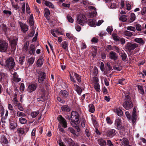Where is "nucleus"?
Here are the masks:
<instances>
[{
    "mask_svg": "<svg viewBox=\"0 0 146 146\" xmlns=\"http://www.w3.org/2000/svg\"><path fill=\"white\" fill-rule=\"evenodd\" d=\"M136 30L139 31H141V25L139 24H137L136 25Z\"/></svg>",
    "mask_w": 146,
    "mask_h": 146,
    "instance_id": "60",
    "label": "nucleus"
},
{
    "mask_svg": "<svg viewBox=\"0 0 146 146\" xmlns=\"http://www.w3.org/2000/svg\"><path fill=\"white\" fill-rule=\"evenodd\" d=\"M11 4L12 5V6L13 8H14L16 10H17L19 8V7L18 5H14L13 4V2H11Z\"/></svg>",
    "mask_w": 146,
    "mask_h": 146,
    "instance_id": "61",
    "label": "nucleus"
},
{
    "mask_svg": "<svg viewBox=\"0 0 146 146\" xmlns=\"http://www.w3.org/2000/svg\"><path fill=\"white\" fill-rule=\"evenodd\" d=\"M26 114L24 113L18 111L17 112L16 116L17 117H25L26 116Z\"/></svg>",
    "mask_w": 146,
    "mask_h": 146,
    "instance_id": "27",
    "label": "nucleus"
},
{
    "mask_svg": "<svg viewBox=\"0 0 146 146\" xmlns=\"http://www.w3.org/2000/svg\"><path fill=\"white\" fill-rule=\"evenodd\" d=\"M17 106L18 109L20 111H23L24 108L20 103H19L18 104V105H17Z\"/></svg>",
    "mask_w": 146,
    "mask_h": 146,
    "instance_id": "57",
    "label": "nucleus"
},
{
    "mask_svg": "<svg viewBox=\"0 0 146 146\" xmlns=\"http://www.w3.org/2000/svg\"><path fill=\"white\" fill-rule=\"evenodd\" d=\"M25 60V57L24 56L21 57L19 58V62L20 64L22 65L23 64V62Z\"/></svg>",
    "mask_w": 146,
    "mask_h": 146,
    "instance_id": "54",
    "label": "nucleus"
},
{
    "mask_svg": "<svg viewBox=\"0 0 146 146\" xmlns=\"http://www.w3.org/2000/svg\"><path fill=\"white\" fill-rule=\"evenodd\" d=\"M39 91L41 95L42 96L37 98V100L38 101L43 102L44 100L42 96H44L45 95V90L44 89H42L41 90H39Z\"/></svg>",
    "mask_w": 146,
    "mask_h": 146,
    "instance_id": "14",
    "label": "nucleus"
},
{
    "mask_svg": "<svg viewBox=\"0 0 146 146\" xmlns=\"http://www.w3.org/2000/svg\"><path fill=\"white\" fill-rule=\"evenodd\" d=\"M45 13L44 15L46 17H47L50 15V11L48 8H45L44 10Z\"/></svg>",
    "mask_w": 146,
    "mask_h": 146,
    "instance_id": "50",
    "label": "nucleus"
},
{
    "mask_svg": "<svg viewBox=\"0 0 146 146\" xmlns=\"http://www.w3.org/2000/svg\"><path fill=\"white\" fill-rule=\"evenodd\" d=\"M22 31L24 33H25L28 30V26L26 24H22L20 25Z\"/></svg>",
    "mask_w": 146,
    "mask_h": 146,
    "instance_id": "26",
    "label": "nucleus"
},
{
    "mask_svg": "<svg viewBox=\"0 0 146 146\" xmlns=\"http://www.w3.org/2000/svg\"><path fill=\"white\" fill-rule=\"evenodd\" d=\"M70 124L72 122L79 123V117L78 113L76 111H73L71 114Z\"/></svg>",
    "mask_w": 146,
    "mask_h": 146,
    "instance_id": "2",
    "label": "nucleus"
},
{
    "mask_svg": "<svg viewBox=\"0 0 146 146\" xmlns=\"http://www.w3.org/2000/svg\"><path fill=\"white\" fill-rule=\"evenodd\" d=\"M61 45L64 49L66 50L68 48V42L66 41H64L62 43Z\"/></svg>",
    "mask_w": 146,
    "mask_h": 146,
    "instance_id": "39",
    "label": "nucleus"
},
{
    "mask_svg": "<svg viewBox=\"0 0 146 146\" xmlns=\"http://www.w3.org/2000/svg\"><path fill=\"white\" fill-rule=\"evenodd\" d=\"M137 119V116L136 115H132L131 118V120L132 123H134Z\"/></svg>",
    "mask_w": 146,
    "mask_h": 146,
    "instance_id": "51",
    "label": "nucleus"
},
{
    "mask_svg": "<svg viewBox=\"0 0 146 146\" xmlns=\"http://www.w3.org/2000/svg\"><path fill=\"white\" fill-rule=\"evenodd\" d=\"M138 46V44L136 43H128L126 45V49H127L129 51L134 50Z\"/></svg>",
    "mask_w": 146,
    "mask_h": 146,
    "instance_id": "8",
    "label": "nucleus"
},
{
    "mask_svg": "<svg viewBox=\"0 0 146 146\" xmlns=\"http://www.w3.org/2000/svg\"><path fill=\"white\" fill-rule=\"evenodd\" d=\"M141 14L143 15H144L146 13V7H143L141 11Z\"/></svg>",
    "mask_w": 146,
    "mask_h": 146,
    "instance_id": "64",
    "label": "nucleus"
},
{
    "mask_svg": "<svg viewBox=\"0 0 146 146\" xmlns=\"http://www.w3.org/2000/svg\"><path fill=\"white\" fill-rule=\"evenodd\" d=\"M124 34L126 36H133V33L130 31H125L123 32Z\"/></svg>",
    "mask_w": 146,
    "mask_h": 146,
    "instance_id": "42",
    "label": "nucleus"
},
{
    "mask_svg": "<svg viewBox=\"0 0 146 146\" xmlns=\"http://www.w3.org/2000/svg\"><path fill=\"white\" fill-rule=\"evenodd\" d=\"M116 133L115 130L114 129H111L108 131L106 134L108 137H112L114 136Z\"/></svg>",
    "mask_w": 146,
    "mask_h": 146,
    "instance_id": "15",
    "label": "nucleus"
},
{
    "mask_svg": "<svg viewBox=\"0 0 146 146\" xmlns=\"http://www.w3.org/2000/svg\"><path fill=\"white\" fill-rule=\"evenodd\" d=\"M138 88L139 90V92L141 94H143L144 93V90L143 88L141 86H139Z\"/></svg>",
    "mask_w": 146,
    "mask_h": 146,
    "instance_id": "58",
    "label": "nucleus"
},
{
    "mask_svg": "<svg viewBox=\"0 0 146 146\" xmlns=\"http://www.w3.org/2000/svg\"><path fill=\"white\" fill-rule=\"evenodd\" d=\"M29 25L31 26H32L34 24L33 17L32 14H31L30 16L29 20Z\"/></svg>",
    "mask_w": 146,
    "mask_h": 146,
    "instance_id": "38",
    "label": "nucleus"
},
{
    "mask_svg": "<svg viewBox=\"0 0 146 146\" xmlns=\"http://www.w3.org/2000/svg\"><path fill=\"white\" fill-rule=\"evenodd\" d=\"M123 106L126 110H129L132 108L133 104L130 100H125L123 103Z\"/></svg>",
    "mask_w": 146,
    "mask_h": 146,
    "instance_id": "6",
    "label": "nucleus"
},
{
    "mask_svg": "<svg viewBox=\"0 0 146 146\" xmlns=\"http://www.w3.org/2000/svg\"><path fill=\"white\" fill-rule=\"evenodd\" d=\"M127 29L128 30L131 31L133 32H135L136 31L135 27L132 26H128L127 27Z\"/></svg>",
    "mask_w": 146,
    "mask_h": 146,
    "instance_id": "53",
    "label": "nucleus"
},
{
    "mask_svg": "<svg viewBox=\"0 0 146 146\" xmlns=\"http://www.w3.org/2000/svg\"><path fill=\"white\" fill-rule=\"evenodd\" d=\"M17 45V41L16 40L13 39L11 41V47L12 49L15 50Z\"/></svg>",
    "mask_w": 146,
    "mask_h": 146,
    "instance_id": "31",
    "label": "nucleus"
},
{
    "mask_svg": "<svg viewBox=\"0 0 146 146\" xmlns=\"http://www.w3.org/2000/svg\"><path fill=\"white\" fill-rule=\"evenodd\" d=\"M86 18L84 15H79L77 19V23L81 25H84L86 21Z\"/></svg>",
    "mask_w": 146,
    "mask_h": 146,
    "instance_id": "4",
    "label": "nucleus"
},
{
    "mask_svg": "<svg viewBox=\"0 0 146 146\" xmlns=\"http://www.w3.org/2000/svg\"><path fill=\"white\" fill-rule=\"evenodd\" d=\"M115 128L118 130L122 129L123 128V126L121 125V120L119 118L115 120Z\"/></svg>",
    "mask_w": 146,
    "mask_h": 146,
    "instance_id": "10",
    "label": "nucleus"
},
{
    "mask_svg": "<svg viewBox=\"0 0 146 146\" xmlns=\"http://www.w3.org/2000/svg\"><path fill=\"white\" fill-rule=\"evenodd\" d=\"M89 111L90 112L93 113L95 111V108L93 104H90L88 105Z\"/></svg>",
    "mask_w": 146,
    "mask_h": 146,
    "instance_id": "28",
    "label": "nucleus"
},
{
    "mask_svg": "<svg viewBox=\"0 0 146 146\" xmlns=\"http://www.w3.org/2000/svg\"><path fill=\"white\" fill-rule=\"evenodd\" d=\"M35 48L34 45L32 44L31 45L30 48L29 50L28 53L29 54L33 55L35 53Z\"/></svg>",
    "mask_w": 146,
    "mask_h": 146,
    "instance_id": "19",
    "label": "nucleus"
},
{
    "mask_svg": "<svg viewBox=\"0 0 146 146\" xmlns=\"http://www.w3.org/2000/svg\"><path fill=\"white\" fill-rule=\"evenodd\" d=\"M8 107L9 110L11 111V113L15 114L16 111L14 110L13 106L11 104H9L8 105Z\"/></svg>",
    "mask_w": 146,
    "mask_h": 146,
    "instance_id": "40",
    "label": "nucleus"
},
{
    "mask_svg": "<svg viewBox=\"0 0 146 146\" xmlns=\"http://www.w3.org/2000/svg\"><path fill=\"white\" fill-rule=\"evenodd\" d=\"M17 126V124L15 122L11 123L10 125V128L11 130L14 129L16 128Z\"/></svg>",
    "mask_w": 146,
    "mask_h": 146,
    "instance_id": "41",
    "label": "nucleus"
},
{
    "mask_svg": "<svg viewBox=\"0 0 146 146\" xmlns=\"http://www.w3.org/2000/svg\"><path fill=\"white\" fill-rule=\"evenodd\" d=\"M74 86H75V88L76 91L79 95H80L82 93V89L80 87L77 85H75L74 84Z\"/></svg>",
    "mask_w": 146,
    "mask_h": 146,
    "instance_id": "34",
    "label": "nucleus"
},
{
    "mask_svg": "<svg viewBox=\"0 0 146 146\" xmlns=\"http://www.w3.org/2000/svg\"><path fill=\"white\" fill-rule=\"evenodd\" d=\"M66 18L68 21L69 22L72 23L74 22V20L69 15H67Z\"/></svg>",
    "mask_w": 146,
    "mask_h": 146,
    "instance_id": "52",
    "label": "nucleus"
},
{
    "mask_svg": "<svg viewBox=\"0 0 146 146\" xmlns=\"http://www.w3.org/2000/svg\"><path fill=\"white\" fill-rule=\"evenodd\" d=\"M7 75L5 73L3 72H1L0 73V79L1 81H4V79L6 78V77H7Z\"/></svg>",
    "mask_w": 146,
    "mask_h": 146,
    "instance_id": "30",
    "label": "nucleus"
},
{
    "mask_svg": "<svg viewBox=\"0 0 146 146\" xmlns=\"http://www.w3.org/2000/svg\"><path fill=\"white\" fill-rule=\"evenodd\" d=\"M129 144V140L126 138H123L122 141L121 142V144L123 146H127Z\"/></svg>",
    "mask_w": 146,
    "mask_h": 146,
    "instance_id": "24",
    "label": "nucleus"
},
{
    "mask_svg": "<svg viewBox=\"0 0 146 146\" xmlns=\"http://www.w3.org/2000/svg\"><path fill=\"white\" fill-rule=\"evenodd\" d=\"M68 130L69 131L71 132V133H72L73 134H76L75 131L73 128L71 127H69L68 128Z\"/></svg>",
    "mask_w": 146,
    "mask_h": 146,
    "instance_id": "63",
    "label": "nucleus"
},
{
    "mask_svg": "<svg viewBox=\"0 0 146 146\" xmlns=\"http://www.w3.org/2000/svg\"><path fill=\"white\" fill-rule=\"evenodd\" d=\"M46 74L42 71H39L38 73V79L39 83L42 84L44 83L45 79Z\"/></svg>",
    "mask_w": 146,
    "mask_h": 146,
    "instance_id": "5",
    "label": "nucleus"
},
{
    "mask_svg": "<svg viewBox=\"0 0 146 146\" xmlns=\"http://www.w3.org/2000/svg\"><path fill=\"white\" fill-rule=\"evenodd\" d=\"M115 110L116 113L118 116H121L123 115V113L121 110L117 109Z\"/></svg>",
    "mask_w": 146,
    "mask_h": 146,
    "instance_id": "44",
    "label": "nucleus"
},
{
    "mask_svg": "<svg viewBox=\"0 0 146 146\" xmlns=\"http://www.w3.org/2000/svg\"><path fill=\"white\" fill-rule=\"evenodd\" d=\"M43 3L46 6L49 7L51 8H54V5L51 2L46 0H44Z\"/></svg>",
    "mask_w": 146,
    "mask_h": 146,
    "instance_id": "22",
    "label": "nucleus"
},
{
    "mask_svg": "<svg viewBox=\"0 0 146 146\" xmlns=\"http://www.w3.org/2000/svg\"><path fill=\"white\" fill-rule=\"evenodd\" d=\"M135 14L133 13H131L129 20V22L131 23L133 22L135 20Z\"/></svg>",
    "mask_w": 146,
    "mask_h": 146,
    "instance_id": "37",
    "label": "nucleus"
},
{
    "mask_svg": "<svg viewBox=\"0 0 146 146\" xmlns=\"http://www.w3.org/2000/svg\"><path fill=\"white\" fill-rule=\"evenodd\" d=\"M0 141L1 143L3 145H4L8 143V140H7L6 137L4 135H2L1 136Z\"/></svg>",
    "mask_w": 146,
    "mask_h": 146,
    "instance_id": "16",
    "label": "nucleus"
},
{
    "mask_svg": "<svg viewBox=\"0 0 146 146\" xmlns=\"http://www.w3.org/2000/svg\"><path fill=\"white\" fill-rule=\"evenodd\" d=\"M98 73V70L96 68H95L93 70L92 75L93 76H96L97 75Z\"/></svg>",
    "mask_w": 146,
    "mask_h": 146,
    "instance_id": "56",
    "label": "nucleus"
},
{
    "mask_svg": "<svg viewBox=\"0 0 146 146\" xmlns=\"http://www.w3.org/2000/svg\"><path fill=\"white\" fill-rule=\"evenodd\" d=\"M12 102L13 105L15 106H17V105L19 103L18 100L17 99H16L15 98H13L12 100Z\"/></svg>",
    "mask_w": 146,
    "mask_h": 146,
    "instance_id": "46",
    "label": "nucleus"
},
{
    "mask_svg": "<svg viewBox=\"0 0 146 146\" xmlns=\"http://www.w3.org/2000/svg\"><path fill=\"white\" fill-rule=\"evenodd\" d=\"M79 123H74L72 122H71V125L73 127H75V129L77 130V132H79L80 131V129L79 127L77 125Z\"/></svg>",
    "mask_w": 146,
    "mask_h": 146,
    "instance_id": "25",
    "label": "nucleus"
},
{
    "mask_svg": "<svg viewBox=\"0 0 146 146\" xmlns=\"http://www.w3.org/2000/svg\"><path fill=\"white\" fill-rule=\"evenodd\" d=\"M20 123L23 124H25L27 122V120L24 117H21L19 118Z\"/></svg>",
    "mask_w": 146,
    "mask_h": 146,
    "instance_id": "35",
    "label": "nucleus"
},
{
    "mask_svg": "<svg viewBox=\"0 0 146 146\" xmlns=\"http://www.w3.org/2000/svg\"><path fill=\"white\" fill-rule=\"evenodd\" d=\"M12 75V78L11 79V81L12 82H18L21 81V79L19 77V76L17 72H14Z\"/></svg>",
    "mask_w": 146,
    "mask_h": 146,
    "instance_id": "12",
    "label": "nucleus"
},
{
    "mask_svg": "<svg viewBox=\"0 0 146 146\" xmlns=\"http://www.w3.org/2000/svg\"><path fill=\"white\" fill-rule=\"evenodd\" d=\"M8 44L3 40H0V52H6L8 48Z\"/></svg>",
    "mask_w": 146,
    "mask_h": 146,
    "instance_id": "3",
    "label": "nucleus"
},
{
    "mask_svg": "<svg viewBox=\"0 0 146 146\" xmlns=\"http://www.w3.org/2000/svg\"><path fill=\"white\" fill-rule=\"evenodd\" d=\"M3 13L7 15H10L12 14L11 11L8 10H4L3 11Z\"/></svg>",
    "mask_w": 146,
    "mask_h": 146,
    "instance_id": "55",
    "label": "nucleus"
},
{
    "mask_svg": "<svg viewBox=\"0 0 146 146\" xmlns=\"http://www.w3.org/2000/svg\"><path fill=\"white\" fill-rule=\"evenodd\" d=\"M74 76L78 82L80 83L81 82L80 76L76 73H74Z\"/></svg>",
    "mask_w": 146,
    "mask_h": 146,
    "instance_id": "48",
    "label": "nucleus"
},
{
    "mask_svg": "<svg viewBox=\"0 0 146 146\" xmlns=\"http://www.w3.org/2000/svg\"><path fill=\"white\" fill-rule=\"evenodd\" d=\"M39 111H33L31 113V115L33 118L36 117L39 113Z\"/></svg>",
    "mask_w": 146,
    "mask_h": 146,
    "instance_id": "43",
    "label": "nucleus"
},
{
    "mask_svg": "<svg viewBox=\"0 0 146 146\" xmlns=\"http://www.w3.org/2000/svg\"><path fill=\"white\" fill-rule=\"evenodd\" d=\"M119 55L121 57L122 60L124 61H127V56L123 50L122 51H120Z\"/></svg>",
    "mask_w": 146,
    "mask_h": 146,
    "instance_id": "18",
    "label": "nucleus"
},
{
    "mask_svg": "<svg viewBox=\"0 0 146 146\" xmlns=\"http://www.w3.org/2000/svg\"><path fill=\"white\" fill-rule=\"evenodd\" d=\"M62 110L64 111L68 112L70 111V109L67 105H64L61 107Z\"/></svg>",
    "mask_w": 146,
    "mask_h": 146,
    "instance_id": "32",
    "label": "nucleus"
},
{
    "mask_svg": "<svg viewBox=\"0 0 146 146\" xmlns=\"http://www.w3.org/2000/svg\"><path fill=\"white\" fill-rule=\"evenodd\" d=\"M98 141V143L101 146H105L106 144V141L103 139H99Z\"/></svg>",
    "mask_w": 146,
    "mask_h": 146,
    "instance_id": "23",
    "label": "nucleus"
},
{
    "mask_svg": "<svg viewBox=\"0 0 146 146\" xmlns=\"http://www.w3.org/2000/svg\"><path fill=\"white\" fill-rule=\"evenodd\" d=\"M6 63L7 66L10 70L14 68L15 64L14 58L12 57L8 58L6 61Z\"/></svg>",
    "mask_w": 146,
    "mask_h": 146,
    "instance_id": "1",
    "label": "nucleus"
},
{
    "mask_svg": "<svg viewBox=\"0 0 146 146\" xmlns=\"http://www.w3.org/2000/svg\"><path fill=\"white\" fill-rule=\"evenodd\" d=\"M88 25L91 27H95L97 25V22L94 19H90L88 20Z\"/></svg>",
    "mask_w": 146,
    "mask_h": 146,
    "instance_id": "20",
    "label": "nucleus"
},
{
    "mask_svg": "<svg viewBox=\"0 0 146 146\" xmlns=\"http://www.w3.org/2000/svg\"><path fill=\"white\" fill-rule=\"evenodd\" d=\"M109 57L114 61H115L118 59V55L115 52L111 51L109 53Z\"/></svg>",
    "mask_w": 146,
    "mask_h": 146,
    "instance_id": "13",
    "label": "nucleus"
},
{
    "mask_svg": "<svg viewBox=\"0 0 146 146\" xmlns=\"http://www.w3.org/2000/svg\"><path fill=\"white\" fill-rule=\"evenodd\" d=\"M37 86L36 83H33L30 85L28 87L27 90L29 92L31 93L36 89Z\"/></svg>",
    "mask_w": 146,
    "mask_h": 146,
    "instance_id": "11",
    "label": "nucleus"
},
{
    "mask_svg": "<svg viewBox=\"0 0 146 146\" xmlns=\"http://www.w3.org/2000/svg\"><path fill=\"white\" fill-rule=\"evenodd\" d=\"M59 94L60 96L64 98H66L68 95V92L64 90H61Z\"/></svg>",
    "mask_w": 146,
    "mask_h": 146,
    "instance_id": "17",
    "label": "nucleus"
},
{
    "mask_svg": "<svg viewBox=\"0 0 146 146\" xmlns=\"http://www.w3.org/2000/svg\"><path fill=\"white\" fill-rule=\"evenodd\" d=\"M59 122L61 124L62 126L66 128L67 127V123L65 119L61 115H59L57 118Z\"/></svg>",
    "mask_w": 146,
    "mask_h": 146,
    "instance_id": "9",
    "label": "nucleus"
},
{
    "mask_svg": "<svg viewBox=\"0 0 146 146\" xmlns=\"http://www.w3.org/2000/svg\"><path fill=\"white\" fill-rule=\"evenodd\" d=\"M44 61V59L42 58H40L38 59L36 62V66L38 67H40L43 64Z\"/></svg>",
    "mask_w": 146,
    "mask_h": 146,
    "instance_id": "21",
    "label": "nucleus"
},
{
    "mask_svg": "<svg viewBox=\"0 0 146 146\" xmlns=\"http://www.w3.org/2000/svg\"><path fill=\"white\" fill-rule=\"evenodd\" d=\"M66 143L69 145L72 146L74 145V142L72 140V139L70 138H68L66 139Z\"/></svg>",
    "mask_w": 146,
    "mask_h": 146,
    "instance_id": "36",
    "label": "nucleus"
},
{
    "mask_svg": "<svg viewBox=\"0 0 146 146\" xmlns=\"http://www.w3.org/2000/svg\"><path fill=\"white\" fill-rule=\"evenodd\" d=\"M134 41L137 43L141 44H144L145 43L142 38H135L134 39Z\"/></svg>",
    "mask_w": 146,
    "mask_h": 146,
    "instance_id": "29",
    "label": "nucleus"
},
{
    "mask_svg": "<svg viewBox=\"0 0 146 146\" xmlns=\"http://www.w3.org/2000/svg\"><path fill=\"white\" fill-rule=\"evenodd\" d=\"M106 66L107 68L109 71H110L112 69V67L110 66V64L109 62H107L106 63Z\"/></svg>",
    "mask_w": 146,
    "mask_h": 146,
    "instance_id": "62",
    "label": "nucleus"
},
{
    "mask_svg": "<svg viewBox=\"0 0 146 146\" xmlns=\"http://www.w3.org/2000/svg\"><path fill=\"white\" fill-rule=\"evenodd\" d=\"M112 37L113 39L116 41H119L122 45H123L125 43V39L122 37H120L117 35L116 34H113Z\"/></svg>",
    "mask_w": 146,
    "mask_h": 146,
    "instance_id": "7",
    "label": "nucleus"
},
{
    "mask_svg": "<svg viewBox=\"0 0 146 146\" xmlns=\"http://www.w3.org/2000/svg\"><path fill=\"white\" fill-rule=\"evenodd\" d=\"M35 33V32L34 31V29H33L29 33V36L30 37H32L34 35Z\"/></svg>",
    "mask_w": 146,
    "mask_h": 146,
    "instance_id": "59",
    "label": "nucleus"
},
{
    "mask_svg": "<svg viewBox=\"0 0 146 146\" xmlns=\"http://www.w3.org/2000/svg\"><path fill=\"white\" fill-rule=\"evenodd\" d=\"M127 16L125 15H123L120 17L119 18L120 20L123 22H125L127 20Z\"/></svg>",
    "mask_w": 146,
    "mask_h": 146,
    "instance_id": "49",
    "label": "nucleus"
},
{
    "mask_svg": "<svg viewBox=\"0 0 146 146\" xmlns=\"http://www.w3.org/2000/svg\"><path fill=\"white\" fill-rule=\"evenodd\" d=\"M35 60V58L34 57H31L28 59V62L29 64H33Z\"/></svg>",
    "mask_w": 146,
    "mask_h": 146,
    "instance_id": "47",
    "label": "nucleus"
},
{
    "mask_svg": "<svg viewBox=\"0 0 146 146\" xmlns=\"http://www.w3.org/2000/svg\"><path fill=\"white\" fill-rule=\"evenodd\" d=\"M94 87L96 90L100 92V85L99 84L97 83H96L94 85Z\"/></svg>",
    "mask_w": 146,
    "mask_h": 146,
    "instance_id": "45",
    "label": "nucleus"
},
{
    "mask_svg": "<svg viewBox=\"0 0 146 146\" xmlns=\"http://www.w3.org/2000/svg\"><path fill=\"white\" fill-rule=\"evenodd\" d=\"M17 132L19 134V135H25V131L24 129L23 128H19L17 129Z\"/></svg>",
    "mask_w": 146,
    "mask_h": 146,
    "instance_id": "33",
    "label": "nucleus"
}]
</instances>
